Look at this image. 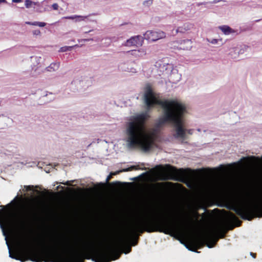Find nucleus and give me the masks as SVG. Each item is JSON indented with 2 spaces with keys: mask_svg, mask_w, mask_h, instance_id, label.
I'll return each instance as SVG.
<instances>
[{
  "mask_svg": "<svg viewBox=\"0 0 262 262\" xmlns=\"http://www.w3.org/2000/svg\"><path fill=\"white\" fill-rule=\"evenodd\" d=\"M144 174V173H142L139 174L137 177H134L133 178L130 179V180H136L137 178L141 177V176L143 175Z\"/></svg>",
  "mask_w": 262,
  "mask_h": 262,
  "instance_id": "obj_29",
  "label": "nucleus"
},
{
  "mask_svg": "<svg viewBox=\"0 0 262 262\" xmlns=\"http://www.w3.org/2000/svg\"><path fill=\"white\" fill-rule=\"evenodd\" d=\"M144 38L150 41H156L166 37V33L161 30H148L143 35Z\"/></svg>",
  "mask_w": 262,
  "mask_h": 262,
  "instance_id": "obj_5",
  "label": "nucleus"
},
{
  "mask_svg": "<svg viewBox=\"0 0 262 262\" xmlns=\"http://www.w3.org/2000/svg\"><path fill=\"white\" fill-rule=\"evenodd\" d=\"M130 247H127L125 251H124V253L126 254L130 250Z\"/></svg>",
  "mask_w": 262,
  "mask_h": 262,
  "instance_id": "obj_30",
  "label": "nucleus"
},
{
  "mask_svg": "<svg viewBox=\"0 0 262 262\" xmlns=\"http://www.w3.org/2000/svg\"><path fill=\"white\" fill-rule=\"evenodd\" d=\"M222 0H217V1H214V3H218V2H221Z\"/></svg>",
  "mask_w": 262,
  "mask_h": 262,
  "instance_id": "obj_36",
  "label": "nucleus"
},
{
  "mask_svg": "<svg viewBox=\"0 0 262 262\" xmlns=\"http://www.w3.org/2000/svg\"><path fill=\"white\" fill-rule=\"evenodd\" d=\"M239 117L237 113L234 112H230L225 114L220 119V123L224 126L235 123L238 121Z\"/></svg>",
  "mask_w": 262,
  "mask_h": 262,
  "instance_id": "obj_6",
  "label": "nucleus"
},
{
  "mask_svg": "<svg viewBox=\"0 0 262 262\" xmlns=\"http://www.w3.org/2000/svg\"><path fill=\"white\" fill-rule=\"evenodd\" d=\"M143 40L141 36H133L126 41L124 46L126 47L138 46L142 45Z\"/></svg>",
  "mask_w": 262,
  "mask_h": 262,
  "instance_id": "obj_9",
  "label": "nucleus"
},
{
  "mask_svg": "<svg viewBox=\"0 0 262 262\" xmlns=\"http://www.w3.org/2000/svg\"><path fill=\"white\" fill-rule=\"evenodd\" d=\"M72 48V47L65 46L60 49V52H64L68 51H70Z\"/></svg>",
  "mask_w": 262,
  "mask_h": 262,
  "instance_id": "obj_23",
  "label": "nucleus"
},
{
  "mask_svg": "<svg viewBox=\"0 0 262 262\" xmlns=\"http://www.w3.org/2000/svg\"><path fill=\"white\" fill-rule=\"evenodd\" d=\"M9 70L11 71H17V70H16V69H10Z\"/></svg>",
  "mask_w": 262,
  "mask_h": 262,
  "instance_id": "obj_37",
  "label": "nucleus"
},
{
  "mask_svg": "<svg viewBox=\"0 0 262 262\" xmlns=\"http://www.w3.org/2000/svg\"><path fill=\"white\" fill-rule=\"evenodd\" d=\"M176 135L182 141L189 140L192 136V133L181 126H178L176 128Z\"/></svg>",
  "mask_w": 262,
  "mask_h": 262,
  "instance_id": "obj_8",
  "label": "nucleus"
},
{
  "mask_svg": "<svg viewBox=\"0 0 262 262\" xmlns=\"http://www.w3.org/2000/svg\"><path fill=\"white\" fill-rule=\"evenodd\" d=\"M261 158H262V156H261Z\"/></svg>",
  "mask_w": 262,
  "mask_h": 262,
  "instance_id": "obj_48",
  "label": "nucleus"
},
{
  "mask_svg": "<svg viewBox=\"0 0 262 262\" xmlns=\"http://www.w3.org/2000/svg\"><path fill=\"white\" fill-rule=\"evenodd\" d=\"M13 2H14V3H19V2H21L22 1L21 0H12Z\"/></svg>",
  "mask_w": 262,
  "mask_h": 262,
  "instance_id": "obj_34",
  "label": "nucleus"
},
{
  "mask_svg": "<svg viewBox=\"0 0 262 262\" xmlns=\"http://www.w3.org/2000/svg\"><path fill=\"white\" fill-rule=\"evenodd\" d=\"M9 257H10L12 258V257H11V256H10V252H9Z\"/></svg>",
  "mask_w": 262,
  "mask_h": 262,
  "instance_id": "obj_46",
  "label": "nucleus"
},
{
  "mask_svg": "<svg viewBox=\"0 0 262 262\" xmlns=\"http://www.w3.org/2000/svg\"><path fill=\"white\" fill-rule=\"evenodd\" d=\"M192 48V41L190 39L181 40L179 48L183 50H190Z\"/></svg>",
  "mask_w": 262,
  "mask_h": 262,
  "instance_id": "obj_12",
  "label": "nucleus"
},
{
  "mask_svg": "<svg viewBox=\"0 0 262 262\" xmlns=\"http://www.w3.org/2000/svg\"><path fill=\"white\" fill-rule=\"evenodd\" d=\"M230 54H231V55H233V54H232V52H231V53H230Z\"/></svg>",
  "mask_w": 262,
  "mask_h": 262,
  "instance_id": "obj_47",
  "label": "nucleus"
},
{
  "mask_svg": "<svg viewBox=\"0 0 262 262\" xmlns=\"http://www.w3.org/2000/svg\"><path fill=\"white\" fill-rule=\"evenodd\" d=\"M52 8L54 9V10H57L58 8V5L57 4H54L53 5H52Z\"/></svg>",
  "mask_w": 262,
  "mask_h": 262,
  "instance_id": "obj_28",
  "label": "nucleus"
},
{
  "mask_svg": "<svg viewBox=\"0 0 262 262\" xmlns=\"http://www.w3.org/2000/svg\"><path fill=\"white\" fill-rule=\"evenodd\" d=\"M162 230L165 233L171 232L172 231V227L170 223H163L162 225Z\"/></svg>",
  "mask_w": 262,
  "mask_h": 262,
  "instance_id": "obj_18",
  "label": "nucleus"
},
{
  "mask_svg": "<svg viewBox=\"0 0 262 262\" xmlns=\"http://www.w3.org/2000/svg\"><path fill=\"white\" fill-rule=\"evenodd\" d=\"M32 100L36 103H41L47 101L48 98L45 93L39 92L32 95Z\"/></svg>",
  "mask_w": 262,
  "mask_h": 262,
  "instance_id": "obj_10",
  "label": "nucleus"
},
{
  "mask_svg": "<svg viewBox=\"0 0 262 262\" xmlns=\"http://www.w3.org/2000/svg\"><path fill=\"white\" fill-rule=\"evenodd\" d=\"M172 167H159L156 170L152 171L145 178V181H151L156 180H166L172 179Z\"/></svg>",
  "mask_w": 262,
  "mask_h": 262,
  "instance_id": "obj_3",
  "label": "nucleus"
},
{
  "mask_svg": "<svg viewBox=\"0 0 262 262\" xmlns=\"http://www.w3.org/2000/svg\"><path fill=\"white\" fill-rule=\"evenodd\" d=\"M6 244L7 245V247L8 249H9V246H8L7 242H6Z\"/></svg>",
  "mask_w": 262,
  "mask_h": 262,
  "instance_id": "obj_43",
  "label": "nucleus"
},
{
  "mask_svg": "<svg viewBox=\"0 0 262 262\" xmlns=\"http://www.w3.org/2000/svg\"><path fill=\"white\" fill-rule=\"evenodd\" d=\"M190 176V173L188 171L172 167V179L182 181L189 179Z\"/></svg>",
  "mask_w": 262,
  "mask_h": 262,
  "instance_id": "obj_7",
  "label": "nucleus"
},
{
  "mask_svg": "<svg viewBox=\"0 0 262 262\" xmlns=\"http://www.w3.org/2000/svg\"><path fill=\"white\" fill-rule=\"evenodd\" d=\"M46 25V24L44 22H39L38 21L37 26L40 27H43Z\"/></svg>",
  "mask_w": 262,
  "mask_h": 262,
  "instance_id": "obj_25",
  "label": "nucleus"
},
{
  "mask_svg": "<svg viewBox=\"0 0 262 262\" xmlns=\"http://www.w3.org/2000/svg\"><path fill=\"white\" fill-rule=\"evenodd\" d=\"M5 0H0V3H5Z\"/></svg>",
  "mask_w": 262,
  "mask_h": 262,
  "instance_id": "obj_39",
  "label": "nucleus"
},
{
  "mask_svg": "<svg viewBox=\"0 0 262 262\" xmlns=\"http://www.w3.org/2000/svg\"><path fill=\"white\" fill-rule=\"evenodd\" d=\"M31 22H26V24H28V25H31Z\"/></svg>",
  "mask_w": 262,
  "mask_h": 262,
  "instance_id": "obj_40",
  "label": "nucleus"
},
{
  "mask_svg": "<svg viewBox=\"0 0 262 262\" xmlns=\"http://www.w3.org/2000/svg\"><path fill=\"white\" fill-rule=\"evenodd\" d=\"M146 118L143 113L134 112L132 116V121L127 127L126 133L129 136L126 142L128 147L138 146L143 151H147L151 146V134L146 131L142 125Z\"/></svg>",
  "mask_w": 262,
  "mask_h": 262,
  "instance_id": "obj_1",
  "label": "nucleus"
},
{
  "mask_svg": "<svg viewBox=\"0 0 262 262\" xmlns=\"http://www.w3.org/2000/svg\"><path fill=\"white\" fill-rule=\"evenodd\" d=\"M214 181L212 179H206L203 182V186L205 189H212L214 187Z\"/></svg>",
  "mask_w": 262,
  "mask_h": 262,
  "instance_id": "obj_14",
  "label": "nucleus"
},
{
  "mask_svg": "<svg viewBox=\"0 0 262 262\" xmlns=\"http://www.w3.org/2000/svg\"><path fill=\"white\" fill-rule=\"evenodd\" d=\"M142 99L146 105L149 106L162 102L159 99L157 94L154 92L149 84H146L144 88Z\"/></svg>",
  "mask_w": 262,
  "mask_h": 262,
  "instance_id": "obj_4",
  "label": "nucleus"
},
{
  "mask_svg": "<svg viewBox=\"0 0 262 262\" xmlns=\"http://www.w3.org/2000/svg\"><path fill=\"white\" fill-rule=\"evenodd\" d=\"M92 40L91 39H84L83 40L84 41H89V40Z\"/></svg>",
  "mask_w": 262,
  "mask_h": 262,
  "instance_id": "obj_41",
  "label": "nucleus"
},
{
  "mask_svg": "<svg viewBox=\"0 0 262 262\" xmlns=\"http://www.w3.org/2000/svg\"><path fill=\"white\" fill-rule=\"evenodd\" d=\"M67 18L68 19H76L77 21H83L86 18V16H70L67 17Z\"/></svg>",
  "mask_w": 262,
  "mask_h": 262,
  "instance_id": "obj_20",
  "label": "nucleus"
},
{
  "mask_svg": "<svg viewBox=\"0 0 262 262\" xmlns=\"http://www.w3.org/2000/svg\"><path fill=\"white\" fill-rule=\"evenodd\" d=\"M173 76L178 77L181 76V73H173Z\"/></svg>",
  "mask_w": 262,
  "mask_h": 262,
  "instance_id": "obj_31",
  "label": "nucleus"
},
{
  "mask_svg": "<svg viewBox=\"0 0 262 262\" xmlns=\"http://www.w3.org/2000/svg\"><path fill=\"white\" fill-rule=\"evenodd\" d=\"M37 24H38V21H34V22H32V23H31V25L37 26Z\"/></svg>",
  "mask_w": 262,
  "mask_h": 262,
  "instance_id": "obj_32",
  "label": "nucleus"
},
{
  "mask_svg": "<svg viewBox=\"0 0 262 262\" xmlns=\"http://www.w3.org/2000/svg\"><path fill=\"white\" fill-rule=\"evenodd\" d=\"M110 260V259L107 258H103L102 259L98 260L97 262H108ZM96 262V261H95Z\"/></svg>",
  "mask_w": 262,
  "mask_h": 262,
  "instance_id": "obj_26",
  "label": "nucleus"
},
{
  "mask_svg": "<svg viewBox=\"0 0 262 262\" xmlns=\"http://www.w3.org/2000/svg\"><path fill=\"white\" fill-rule=\"evenodd\" d=\"M33 2L31 0H26L25 1V6L27 8H30Z\"/></svg>",
  "mask_w": 262,
  "mask_h": 262,
  "instance_id": "obj_24",
  "label": "nucleus"
},
{
  "mask_svg": "<svg viewBox=\"0 0 262 262\" xmlns=\"http://www.w3.org/2000/svg\"><path fill=\"white\" fill-rule=\"evenodd\" d=\"M257 121L260 123H262V116L258 118Z\"/></svg>",
  "mask_w": 262,
  "mask_h": 262,
  "instance_id": "obj_33",
  "label": "nucleus"
},
{
  "mask_svg": "<svg viewBox=\"0 0 262 262\" xmlns=\"http://www.w3.org/2000/svg\"><path fill=\"white\" fill-rule=\"evenodd\" d=\"M222 85V82L221 81H217L215 82L212 84H211L210 86L206 88L204 90V91L206 92H212L213 91H214L219 88H220L221 86Z\"/></svg>",
  "mask_w": 262,
  "mask_h": 262,
  "instance_id": "obj_16",
  "label": "nucleus"
},
{
  "mask_svg": "<svg viewBox=\"0 0 262 262\" xmlns=\"http://www.w3.org/2000/svg\"><path fill=\"white\" fill-rule=\"evenodd\" d=\"M199 136H200V138L201 139L205 141H210L211 140V138H210L209 136H207V134L204 130H202Z\"/></svg>",
  "mask_w": 262,
  "mask_h": 262,
  "instance_id": "obj_19",
  "label": "nucleus"
},
{
  "mask_svg": "<svg viewBox=\"0 0 262 262\" xmlns=\"http://www.w3.org/2000/svg\"><path fill=\"white\" fill-rule=\"evenodd\" d=\"M207 247L208 248H211L212 247L211 246H209L208 244L207 245Z\"/></svg>",
  "mask_w": 262,
  "mask_h": 262,
  "instance_id": "obj_42",
  "label": "nucleus"
},
{
  "mask_svg": "<svg viewBox=\"0 0 262 262\" xmlns=\"http://www.w3.org/2000/svg\"><path fill=\"white\" fill-rule=\"evenodd\" d=\"M250 255L252 257L254 258V256L251 254V253H250Z\"/></svg>",
  "mask_w": 262,
  "mask_h": 262,
  "instance_id": "obj_45",
  "label": "nucleus"
},
{
  "mask_svg": "<svg viewBox=\"0 0 262 262\" xmlns=\"http://www.w3.org/2000/svg\"><path fill=\"white\" fill-rule=\"evenodd\" d=\"M218 28L226 36L234 34L237 32L236 30L226 25L220 26Z\"/></svg>",
  "mask_w": 262,
  "mask_h": 262,
  "instance_id": "obj_11",
  "label": "nucleus"
},
{
  "mask_svg": "<svg viewBox=\"0 0 262 262\" xmlns=\"http://www.w3.org/2000/svg\"><path fill=\"white\" fill-rule=\"evenodd\" d=\"M180 28H181L180 27H178V28L177 29V30H176V32H177V33H178V32H180Z\"/></svg>",
  "mask_w": 262,
  "mask_h": 262,
  "instance_id": "obj_35",
  "label": "nucleus"
},
{
  "mask_svg": "<svg viewBox=\"0 0 262 262\" xmlns=\"http://www.w3.org/2000/svg\"><path fill=\"white\" fill-rule=\"evenodd\" d=\"M160 105L162 108L164 120L171 121L176 124L181 123V119L186 111L184 103L176 99L170 98L162 101Z\"/></svg>",
  "mask_w": 262,
  "mask_h": 262,
  "instance_id": "obj_2",
  "label": "nucleus"
},
{
  "mask_svg": "<svg viewBox=\"0 0 262 262\" xmlns=\"http://www.w3.org/2000/svg\"><path fill=\"white\" fill-rule=\"evenodd\" d=\"M12 120L7 117H0V127L9 125L11 124Z\"/></svg>",
  "mask_w": 262,
  "mask_h": 262,
  "instance_id": "obj_17",
  "label": "nucleus"
},
{
  "mask_svg": "<svg viewBox=\"0 0 262 262\" xmlns=\"http://www.w3.org/2000/svg\"><path fill=\"white\" fill-rule=\"evenodd\" d=\"M189 251H192L191 250L188 249L184 244H183Z\"/></svg>",
  "mask_w": 262,
  "mask_h": 262,
  "instance_id": "obj_38",
  "label": "nucleus"
},
{
  "mask_svg": "<svg viewBox=\"0 0 262 262\" xmlns=\"http://www.w3.org/2000/svg\"><path fill=\"white\" fill-rule=\"evenodd\" d=\"M138 57H142L146 54V50L145 49L141 48L138 50H136Z\"/></svg>",
  "mask_w": 262,
  "mask_h": 262,
  "instance_id": "obj_21",
  "label": "nucleus"
},
{
  "mask_svg": "<svg viewBox=\"0 0 262 262\" xmlns=\"http://www.w3.org/2000/svg\"><path fill=\"white\" fill-rule=\"evenodd\" d=\"M33 34L35 35H40V32L39 30H36L33 31Z\"/></svg>",
  "mask_w": 262,
  "mask_h": 262,
  "instance_id": "obj_27",
  "label": "nucleus"
},
{
  "mask_svg": "<svg viewBox=\"0 0 262 262\" xmlns=\"http://www.w3.org/2000/svg\"><path fill=\"white\" fill-rule=\"evenodd\" d=\"M127 55L128 56H135V57H138L136 50H134L129 51L127 53Z\"/></svg>",
  "mask_w": 262,
  "mask_h": 262,
  "instance_id": "obj_22",
  "label": "nucleus"
},
{
  "mask_svg": "<svg viewBox=\"0 0 262 262\" xmlns=\"http://www.w3.org/2000/svg\"><path fill=\"white\" fill-rule=\"evenodd\" d=\"M249 49V47L246 45H240L233 49L235 54L238 55H242L247 52Z\"/></svg>",
  "mask_w": 262,
  "mask_h": 262,
  "instance_id": "obj_13",
  "label": "nucleus"
},
{
  "mask_svg": "<svg viewBox=\"0 0 262 262\" xmlns=\"http://www.w3.org/2000/svg\"><path fill=\"white\" fill-rule=\"evenodd\" d=\"M206 41L211 45L217 46L223 44V39L222 38H207Z\"/></svg>",
  "mask_w": 262,
  "mask_h": 262,
  "instance_id": "obj_15",
  "label": "nucleus"
},
{
  "mask_svg": "<svg viewBox=\"0 0 262 262\" xmlns=\"http://www.w3.org/2000/svg\"><path fill=\"white\" fill-rule=\"evenodd\" d=\"M177 71H178V70L176 69H174L173 70V72H176Z\"/></svg>",
  "mask_w": 262,
  "mask_h": 262,
  "instance_id": "obj_44",
  "label": "nucleus"
}]
</instances>
